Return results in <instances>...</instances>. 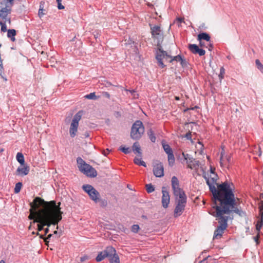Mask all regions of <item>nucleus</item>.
I'll list each match as a JSON object with an SVG mask.
<instances>
[{
	"label": "nucleus",
	"mask_w": 263,
	"mask_h": 263,
	"mask_svg": "<svg viewBox=\"0 0 263 263\" xmlns=\"http://www.w3.org/2000/svg\"><path fill=\"white\" fill-rule=\"evenodd\" d=\"M34 203L36 208L41 205L43 206V209L36 212V218L33 221V223H39L37 224L39 231H42L45 226L50 227L51 224H58L62 219V212L60 207V202H58L57 204L54 200L46 202L40 197H36L34 199Z\"/></svg>",
	"instance_id": "1"
},
{
	"label": "nucleus",
	"mask_w": 263,
	"mask_h": 263,
	"mask_svg": "<svg viewBox=\"0 0 263 263\" xmlns=\"http://www.w3.org/2000/svg\"><path fill=\"white\" fill-rule=\"evenodd\" d=\"M210 191L213 196V208L217 205V201L220 202V206L223 211L228 212L230 208H234L235 205V197L232 189L227 183H223L221 184L214 185V189L210 187Z\"/></svg>",
	"instance_id": "2"
},
{
	"label": "nucleus",
	"mask_w": 263,
	"mask_h": 263,
	"mask_svg": "<svg viewBox=\"0 0 263 263\" xmlns=\"http://www.w3.org/2000/svg\"><path fill=\"white\" fill-rule=\"evenodd\" d=\"M214 209L216 210V212H214L212 215L216 217L219 226L217 227L214 233V239L220 238L228 226V216H225L224 214H230L231 210L228 212H224L221 208L219 205L214 206Z\"/></svg>",
	"instance_id": "3"
},
{
	"label": "nucleus",
	"mask_w": 263,
	"mask_h": 263,
	"mask_svg": "<svg viewBox=\"0 0 263 263\" xmlns=\"http://www.w3.org/2000/svg\"><path fill=\"white\" fill-rule=\"evenodd\" d=\"M78 167L81 172L87 176L95 177L97 175L96 170L89 164L86 163L81 157L77 159Z\"/></svg>",
	"instance_id": "4"
},
{
	"label": "nucleus",
	"mask_w": 263,
	"mask_h": 263,
	"mask_svg": "<svg viewBox=\"0 0 263 263\" xmlns=\"http://www.w3.org/2000/svg\"><path fill=\"white\" fill-rule=\"evenodd\" d=\"M176 206L174 210L175 217L180 216L184 211L186 204L187 198L186 195L175 197Z\"/></svg>",
	"instance_id": "5"
},
{
	"label": "nucleus",
	"mask_w": 263,
	"mask_h": 263,
	"mask_svg": "<svg viewBox=\"0 0 263 263\" xmlns=\"http://www.w3.org/2000/svg\"><path fill=\"white\" fill-rule=\"evenodd\" d=\"M144 132V127L142 122L140 120H137L132 127L130 137L133 139H139L142 137Z\"/></svg>",
	"instance_id": "6"
},
{
	"label": "nucleus",
	"mask_w": 263,
	"mask_h": 263,
	"mask_svg": "<svg viewBox=\"0 0 263 263\" xmlns=\"http://www.w3.org/2000/svg\"><path fill=\"white\" fill-rule=\"evenodd\" d=\"M13 0H0V16L6 18L11 13Z\"/></svg>",
	"instance_id": "7"
},
{
	"label": "nucleus",
	"mask_w": 263,
	"mask_h": 263,
	"mask_svg": "<svg viewBox=\"0 0 263 263\" xmlns=\"http://www.w3.org/2000/svg\"><path fill=\"white\" fill-rule=\"evenodd\" d=\"M82 116V111H79L74 116L72 120L69 128V134L71 137H74L78 131V128L79 126V122L81 120Z\"/></svg>",
	"instance_id": "8"
},
{
	"label": "nucleus",
	"mask_w": 263,
	"mask_h": 263,
	"mask_svg": "<svg viewBox=\"0 0 263 263\" xmlns=\"http://www.w3.org/2000/svg\"><path fill=\"white\" fill-rule=\"evenodd\" d=\"M82 189L95 203H97L100 201V193L92 185L84 184L82 186Z\"/></svg>",
	"instance_id": "9"
},
{
	"label": "nucleus",
	"mask_w": 263,
	"mask_h": 263,
	"mask_svg": "<svg viewBox=\"0 0 263 263\" xmlns=\"http://www.w3.org/2000/svg\"><path fill=\"white\" fill-rule=\"evenodd\" d=\"M106 257H108L110 263H120L119 256L116 250L112 246H108L103 251Z\"/></svg>",
	"instance_id": "10"
},
{
	"label": "nucleus",
	"mask_w": 263,
	"mask_h": 263,
	"mask_svg": "<svg viewBox=\"0 0 263 263\" xmlns=\"http://www.w3.org/2000/svg\"><path fill=\"white\" fill-rule=\"evenodd\" d=\"M202 176L206 180V183L208 185L209 189L212 187L215 191L214 185H217V181L218 179V175L215 173L209 174V173L203 172Z\"/></svg>",
	"instance_id": "11"
},
{
	"label": "nucleus",
	"mask_w": 263,
	"mask_h": 263,
	"mask_svg": "<svg viewBox=\"0 0 263 263\" xmlns=\"http://www.w3.org/2000/svg\"><path fill=\"white\" fill-rule=\"evenodd\" d=\"M170 58H171V55L161 48H158L156 51V58L159 66L161 68H164L165 66L163 62V60H167L168 59H170Z\"/></svg>",
	"instance_id": "12"
},
{
	"label": "nucleus",
	"mask_w": 263,
	"mask_h": 263,
	"mask_svg": "<svg viewBox=\"0 0 263 263\" xmlns=\"http://www.w3.org/2000/svg\"><path fill=\"white\" fill-rule=\"evenodd\" d=\"M171 183L175 197L186 195L184 192L179 187V180L176 176L172 178Z\"/></svg>",
	"instance_id": "13"
},
{
	"label": "nucleus",
	"mask_w": 263,
	"mask_h": 263,
	"mask_svg": "<svg viewBox=\"0 0 263 263\" xmlns=\"http://www.w3.org/2000/svg\"><path fill=\"white\" fill-rule=\"evenodd\" d=\"M182 155L184 159L186 160L188 167L192 170H198L200 166L199 161L190 157L189 154H185L183 153Z\"/></svg>",
	"instance_id": "14"
},
{
	"label": "nucleus",
	"mask_w": 263,
	"mask_h": 263,
	"mask_svg": "<svg viewBox=\"0 0 263 263\" xmlns=\"http://www.w3.org/2000/svg\"><path fill=\"white\" fill-rule=\"evenodd\" d=\"M231 156L226 155L224 150L222 148L220 154V164L221 167H228L231 163Z\"/></svg>",
	"instance_id": "15"
},
{
	"label": "nucleus",
	"mask_w": 263,
	"mask_h": 263,
	"mask_svg": "<svg viewBox=\"0 0 263 263\" xmlns=\"http://www.w3.org/2000/svg\"><path fill=\"white\" fill-rule=\"evenodd\" d=\"M162 204L164 208L166 209L168 207L170 202V196L168 191L165 190V187L162 188Z\"/></svg>",
	"instance_id": "16"
},
{
	"label": "nucleus",
	"mask_w": 263,
	"mask_h": 263,
	"mask_svg": "<svg viewBox=\"0 0 263 263\" xmlns=\"http://www.w3.org/2000/svg\"><path fill=\"white\" fill-rule=\"evenodd\" d=\"M153 173L157 177H161L164 175V168L161 163L156 164L154 166Z\"/></svg>",
	"instance_id": "17"
},
{
	"label": "nucleus",
	"mask_w": 263,
	"mask_h": 263,
	"mask_svg": "<svg viewBox=\"0 0 263 263\" xmlns=\"http://www.w3.org/2000/svg\"><path fill=\"white\" fill-rule=\"evenodd\" d=\"M30 205L32 209L30 210L31 213L28 217L30 219L35 220L36 218V212H39L41 209H43V206L41 205L36 208L34 199L33 202L30 203Z\"/></svg>",
	"instance_id": "18"
},
{
	"label": "nucleus",
	"mask_w": 263,
	"mask_h": 263,
	"mask_svg": "<svg viewBox=\"0 0 263 263\" xmlns=\"http://www.w3.org/2000/svg\"><path fill=\"white\" fill-rule=\"evenodd\" d=\"M151 33L154 38L158 39L162 36V31L160 27L157 25L151 27Z\"/></svg>",
	"instance_id": "19"
},
{
	"label": "nucleus",
	"mask_w": 263,
	"mask_h": 263,
	"mask_svg": "<svg viewBox=\"0 0 263 263\" xmlns=\"http://www.w3.org/2000/svg\"><path fill=\"white\" fill-rule=\"evenodd\" d=\"M16 172L18 175L22 176L27 175L29 172V167L24 164L17 168Z\"/></svg>",
	"instance_id": "20"
},
{
	"label": "nucleus",
	"mask_w": 263,
	"mask_h": 263,
	"mask_svg": "<svg viewBox=\"0 0 263 263\" xmlns=\"http://www.w3.org/2000/svg\"><path fill=\"white\" fill-rule=\"evenodd\" d=\"M133 151L135 153H137L141 157L142 153L141 152L140 146L138 142H136L133 144Z\"/></svg>",
	"instance_id": "21"
},
{
	"label": "nucleus",
	"mask_w": 263,
	"mask_h": 263,
	"mask_svg": "<svg viewBox=\"0 0 263 263\" xmlns=\"http://www.w3.org/2000/svg\"><path fill=\"white\" fill-rule=\"evenodd\" d=\"M198 40L199 41H201V40H204L208 42L210 41V36L208 33L205 32H202L199 33L198 35Z\"/></svg>",
	"instance_id": "22"
},
{
	"label": "nucleus",
	"mask_w": 263,
	"mask_h": 263,
	"mask_svg": "<svg viewBox=\"0 0 263 263\" xmlns=\"http://www.w3.org/2000/svg\"><path fill=\"white\" fill-rule=\"evenodd\" d=\"M16 35V31L14 29H9L7 31V36L11 39L12 42L15 40V35Z\"/></svg>",
	"instance_id": "23"
},
{
	"label": "nucleus",
	"mask_w": 263,
	"mask_h": 263,
	"mask_svg": "<svg viewBox=\"0 0 263 263\" xmlns=\"http://www.w3.org/2000/svg\"><path fill=\"white\" fill-rule=\"evenodd\" d=\"M16 158L17 161L21 164V165H24V157L21 153H17Z\"/></svg>",
	"instance_id": "24"
},
{
	"label": "nucleus",
	"mask_w": 263,
	"mask_h": 263,
	"mask_svg": "<svg viewBox=\"0 0 263 263\" xmlns=\"http://www.w3.org/2000/svg\"><path fill=\"white\" fill-rule=\"evenodd\" d=\"M235 204H236L235 202ZM230 210H231L230 213L232 212H233L238 214L239 216H242L245 214V213L242 211H241V210H239L237 207H235V205H234V207L233 208H230Z\"/></svg>",
	"instance_id": "25"
},
{
	"label": "nucleus",
	"mask_w": 263,
	"mask_h": 263,
	"mask_svg": "<svg viewBox=\"0 0 263 263\" xmlns=\"http://www.w3.org/2000/svg\"><path fill=\"white\" fill-rule=\"evenodd\" d=\"M189 49L193 53L197 54L199 48L196 44H191L189 45Z\"/></svg>",
	"instance_id": "26"
},
{
	"label": "nucleus",
	"mask_w": 263,
	"mask_h": 263,
	"mask_svg": "<svg viewBox=\"0 0 263 263\" xmlns=\"http://www.w3.org/2000/svg\"><path fill=\"white\" fill-rule=\"evenodd\" d=\"M147 135H148V136L149 137V138L150 139L151 141L152 142H155L156 141V137L155 136V134L153 132V131L152 130V129H150L148 132H147Z\"/></svg>",
	"instance_id": "27"
},
{
	"label": "nucleus",
	"mask_w": 263,
	"mask_h": 263,
	"mask_svg": "<svg viewBox=\"0 0 263 263\" xmlns=\"http://www.w3.org/2000/svg\"><path fill=\"white\" fill-rule=\"evenodd\" d=\"M167 158L169 165H173L175 162V157L173 153L172 152V153L168 154L167 155Z\"/></svg>",
	"instance_id": "28"
},
{
	"label": "nucleus",
	"mask_w": 263,
	"mask_h": 263,
	"mask_svg": "<svg viewBox=\"0 0 263 263\" xmlns=\"http://www.w3.org/2000/svg\"><path fill=\"white\" fill-rule=\"evenodd\" d=\"M134 163L138 165L143 166L144 167H146L145 163L142 160L141 158H135L134 159Z\"/></svg>",
	"instance_id": "29"
},
{
	"label": "nucleus",
	"mask_w": 263,
	"mask_h": 263,
	"mask_svg": "<svg viewBox=\"0 0 263 263\" xmlns=\"http://www.w3.org/2000/svg\"><path fill=\"white\" fill-rule=\"evenodd\" d=\"M163 148L165 152L168 155V154L172 153L173 151L170 145L167 144L162 143Z\"/></svg>",
	"instance_id": "30"
},
{
	"label": "nucleus",
	"mask_w": 263,
	"mask_h": 263,
	"mask_svg": "<svg viewBox=\"0 0 263 263\" xmlns=\"http://www.w3.org/2000/svg\"><path fill=\"white\" fill-rule=\"evenodd\" d=\"M104 254L105 253H104V251H102V252H100L96 258L97 261H98V262L101 261L103 259H104L105 257H106Z\"/></svg>",
	"instance_id": "31"
},
{
	"label": "nucleus",
	"mask_w": 263,
	"mask_h": 263,
	"mask_svg": "<svg viewBox=\"0 0 263 263\" xmlns=\"http://www.w3.org/2000/svg\"><path fill=\"white\" fill-rule=\"evenodd\" d=\"M255 64L257 69L263 74V65L258 59L255 60Z\"/></svg>",
	"instance_id": "32"
},
{
	"label": "nucleus",
	"mask_w": 263,
	"mask_h": 263,
	"mask_svg": "<svg viewBox=\"0 0 263 263\" xmlns=\"http://www.w3.org/2000/svg\"><path fill=\"white\" fill-rule=\"evenodd\" d=\"M263 226V218H260L256 224V229L258 232H259L261 227Z\"/></svg>",
	"instance_id": "33"
},
{
	"label": "nucleus",
	"mask_w": 263,
	"mask_h": 263,
	"mask_svg": "<svg viewBox=\"0 0 263 263\" xmlns=\"http://www.w3.org/2000/svg\"><path fill=\"white\" fill-rule=\"evenodd\" d=\"M86 99L90 100H97L99 97H97L95 92H91L85 96Z\"/></svg>",
	"instance_id": "34"
},
{
	"label": "nucleus",
	"mask_w": 263,
	"mask_h": 263,
	"mask_svg": "<svg viewBox=\"0 0 263 263\" xmlns=\"http://www.w3.org/2000/svg\"><path fill=\"white\" fill-rule=\"evenodd\" d=\"M170 59H171L170 61H169L170 63L172 62L173 61H176L177 62H179L180 61H182V57L180 55H178L173 57L171 56Z\"/></svg>",
	"instance_id": "35"
},
{
	"label": "nucleus",
	"mask_w": 263,
	"mask_h": 263,
	"mask_svg": "<svg viewBox=\"0 0 263 263\" xmlns=\"http://www.w3.org/2000/svg\"><path fill=\"white\" fill-rule=\"evenodd\" d=\"M22 186V183L21 182H18L15 184L14 188V193H18L20 192L21 187Z\"/></svg>",
	"instance_id": "36"
},
{
	"label": "nucleus",
	"mask_w": 263,
	"mask_h": 263,
	"mask_svg": "<svg viewBox=\"0 0 263 263\" xmlns=\"http://www.w3.org/2000/svg\"><path fill=\"white\" fill-rule=\"evenodd\" d=\"M146 191L147 193H150L154 191L155 187L152 184H147L146 185Z\"/></svg>",
	"instance_id": "37"
},
{
	"label": "nucleus",
	"mask_w": 263,
	"mask_h": 263,
	"mask_svg": "<svg viewBox=\"0 0 263 263\" xmlns=\"http://www.w3.org/2000/svg\"><path fill=\"white\" fill-rule=\"evenodd\" d=\"M119 149L125 154H129L130 152L129 147H125L124 146H121Z\"/></svg>",
	"instance_id": "38"
},
{
	"label": "nucleus",
	"mask_w": 263,
	"mask_h": 263,
	"mask_svg": "<svg viewBox=\"0 0 263 263\" xmlns=\"http://www.w3.org/2000/svg\"><path fill=\"white\" fill-rule=\"evenodd\" d=\"M225 73V69L223 67L220 69V73L218 75L220 81H221L224 78V74Z\"/></svg>",
	"instance_id": "39"
},
{
	"label": "nucleus",
	"mask_w": 263,
	"mask_h": 263,
	"mask_svg": "<svg viewBox=\"0 0 263 263\" xmlns=\"http://www.w3.org/2000/svg\"><path fill=\"white\" fill-rule=\"evenodd\" d=\"M139 229V226L138 224H134L132 227V231L134 233H137Z\"/></svg>",
	"instance_id": "40"
},
{
	"label": "nucleus",
	"mask_w": 263,
	"mask_h": 263,
	"mask_svg": "<svg viewBox=\"0 0 263 263\" xmlns=\"http://www.w3.org/2000/svg\"><path fill=\"white\" fill-rule=\"evenodd\" d=\"M44 10L43 9V8H41V7L40 6V8L39 9V12H38L39 16L40 18L42 17L45 15V13L44 12Z\"/></svg>",
	"instance_id": "41"
},
{
	"label": "nucleus",
	"mask_w": 263,
	"mask_h": 263,
	"mask_svg": "<svg viewBox=\"0 0 263 263\" xmlns=\"http://www.w3.org/2000/svg\"><path fill=\"white\" fill-rule=\"evenodd\" d=\"M126 91H129L130 93L133 96V97L134 98H136L138 97V95L136 93V91L134 90H128V89H125Z\"/></svg>",
	"instance_id": "42"
},
{
	"label": "nucleus",
	"mask_w": 263,
	"mask_h": 263,
	"mask_svg": "<svg viewBox=\"0 0 263 263\" xmlns=\"http://www.w3.org/2000/svg\"><path fill=\"white\" fill-rule=\"evenodd\" d=\"M99 202H100V205L102 206H106L107 205V201L105 199H101L100 198V201Z\"/></svg>",
	"instance_id": "43"
},
{
	"label": "nucleus",
	"mask_w": 263,
	"mask_h": 263,
	"mask_svg": "<svg viewBox=\"0 0 263 263\" xmlns=\"http://www.w3.org/2000/svg\"><path fill=\"white\" fill-rule=\"evenodd\" d=\"M205 53V51L204 50L199 48V49L197 52V54H198L200 56H202V55H204Z\"/></svg>",
	"instance_id": "44"
},
{
	"label": "nucleus",
	"mask_w": 263,
	"mask_h": 263,
	"mask_svg": "<svg viewBox=\"0 0 263 263\" xmlns=\"http://www.w3.org/2000/svg\"><path fill=\"white\" fill-rule=\"evenodd\" d=\"M103 96L108 99H109L110 97V96L108 92H103Z\"/></svg>",
	"instance_id": "45"
},
{
	"label": "nucleus",
	"mask_w": 263,
	"mask_h": 263,
	"mask_svg": "<svg viewBox=\"0 0 263 263\" xmlns=\"http://www.w3.org/2000/svg\"><path fill=\"white\" fill-rule=\"evenodd\" d=\"M132 43H134V42L129 38L128 40L127 41L126 40H125V45H130Z\"/></svg>",
	"instance_id": "46"
},
{
	"label": "nucleus",
	"mask_w": 263,
	"mask_h": 263,
	"mask_svg": "<svg viewBox=\"0 0 263 263\" xmlns=\"http://www.w3.org/2000/svg\"><path fill=\"white\" fill-rule=\"evenodd\" d=\"M109 153V150L107 148L106 150H104L102 152V154L104 156H107Z\"/></svg>",
	"instance_id": "47"
},
{
	"label": "nucleus",
	"mask_w": 263,
	"mask_h": 263,
	"mask_svg": "<svg viewBox=\"0 0 263 263\" xmlns=\"http://www.w3.org/2000/svg\"><path fill=\"white\" fill-rule=\"evenodd\" d=\"M176 21L179 23H181L184 22V18H181V17H178L176 18Z\"/></svg>",
	"instance_id": "48"
},
{
	"label": "nucleus",
	"mask_w": 263,
	"mask_h": 263,
	"mask_svg": "<svg viewBox=\"0 0 263 263\" xmlns=\"http://www.w3.org/2000/svg\"><path fill=\"white\" fill-rule=\"evenodd\" d=\"M185 137H186L187 139H191V138H192L191 133H186V135H185Z\"/></svg>",
	"instance_id": "49"
},
{
	"label": "nucleus",
	"mask_w": 263,
	"mask_h": 263,
	"mask_svg": "<svg viewBox=\"0 0 263 263\" xmlns=\"http://www.w3.org/2000/svg\"><path fill=\"white\" fill-rule=\"evenodd\" d=\"M179 62H180V64L182 66H184L186 65V62L182 58V61H180Z\"/></svg>",
	"instance_id": "50"
},
{
	"label": "nucleus",
	"mask_w": 263,
	"mask_h": 263,
	"mask_svg": "<svg viewBox=\"0 0 263 263\" xmlns=\"http://www.w3.org/2000/svg\"><path fill=\"white\" fill-rule=\"evenodd\" d=\"M215 168L214 167H212V166L210 167V170L209 172H208L207 173H209V174H211V173H215Z\"/></svg>",
	"instance_id": "51"
},
{
	"label": "nucleus",
	"mask_w": 263,
	"mask_h": 263,
	"mask_svg": "<svg viewBox=\"0 0 263 263\" xmlns=\"http://www.w3.org/2000/svg\"><path fill=\"white\" fill-rule=\"evenodd\" d=\"M58 8L59 9L61 10L64 8V7L62 5L61 3L58 4Z\"/></svg>",
	"instance_id": "52"
},
{
	"label": "nucleus",
	"mask_w": 263,
	"mask_h": 263,
	"mask_svg": "<svg viewBox=\"0 0 263 263\" xmlns=\"http://www.w3.org/2000/svg\"><path fill=\"white\" fill-rule=\"evenodd\" d=\"M52 234H49L48 235V236L44 239V241L46 242H48L47 241V239H49L51 236H52Z\"/></svg>",
	"instance_id": "53"
},
{
	"label": "nucleus",
	"mask_w": 263,
	"mask_h": 263,
	"mask_svg": "<svg viewBox=\"0 0 263 263\" xmlns=\"http://www.w3.org/2000/svg\"><path fill=\"white\" fill-rule=\"evenodd\" d=\"M198 144L199 145V148H200V149H202V148L203 147V144L200 141H199L198 142Z\"/></svg>",
	"instance_id": "54"
},
{
	"label": "nucleus",
	"mask_w": 263,
	"mask_h": 263,
	"mask_svg": "<svg viewBox=\"0 0 263 263\" xmlns=\"http://www.w3.org/2000/svg\"><path fill=\"white\" fill-rule=\"evenodd\" d=\"M86 259H87V257L86 256H84V257H81L80 260H81V261H84Z\"/></svg>",
	"instance_id": "55"
},
{
	"label": "nucleus",
	"mask_w": 263,
	"mask_h": 263,
	"mask_svg": "<svg viewBox=\"0 0 263 263\" xmlns=\"http://www.w3.org/2000/svg\"><path fill=\"white\" fill-rule=\"evenodd\" d=\"M259 215L260 216V218H263V211H259Z\"/></svg>",
	"instance_id": "56"
},
{
	"label": "nucleus",
	"mask_w": 263,
	"mask_h": 263,
	"mask_svg": "<svg viewBox=\"0 0 263 263\" xmlns=\"http://www.w3.org/2000/svg\"><path fill=\"white\" fill-rule=\"evenodd\" d=\"M254 240L257 242V243H258V236L257 235V236L254 237Z\"/></svg>",
	"instance_id": "57"
},
{
	"label": "nucleus",
	"mask_w": 263,
	"mask_h": 263,
	"mask_svg": "<svg viewBox=\"0 0 263 263\" xmlns=\"http://www.w3.org/2000/svg\"><path fill=\"white\" fill-rule=\"evenodd\" d=\"M259 211H263V203L259 207Z\"/></svg>",
	"instance_id": "58"
},
{
	"label": "nucleus",
	"mask_w": 263,
	"mask_h": 263,
	"mask_svg": "<svg viewBox=\"0 0 263 263\" xmlns=\"http://www.w3.org/2000/svg\"><path fill=\"white\" fill-rule=\"evenodd\" d=\"M258 156H260L261 155V151L260 150V148H259V151H258Z\"/></svg>",
	"instance_id": "59"
},
{
	"label": "nucleus",
	"mask_w": 263,
	"mask_h": 263,
	"mask_svg": "<svg viewBox=\"0 0 263 263\" xmlns=\"http://www.w3.org/2000/svg\"><path fill=\"white\" fill-rule=\"evenodd\" d=\"M48 232H49V229L48 228L45 229V234H46Z\"/></svg>",
	"instance_id": "60"
},
{
	"label": "nucleus",
	"mask_w": 263,
	"mask_h": 263,
	"mask_svg": "<svg viewBox=\"0 0 263 263\" xmlns=\"http://www.w3.org/2000/svg\"><path fill=\"white\" fill-rule=\"evenodd\" d=\"M206 261V258L203 259L202 260L200 261L199 263H204Z\"/></svg>",
	"instance_id": "61"
},
{
	"label": "nucleus",
	"mask_w": 263,
	"mask_h": 263,
	"mask_svg": "<svg viewBox=\"0 0 263 263\" xmlns=\"http://www.w3.org/2000/svg\"><path fill=\"white\" fill-rule=\"evenodd\" d=\"M1 76H2V78L4 79V80L5 81H6L7 80V79H6V77H5L3 76L2 74H1Z\"/></svg>",
	"instance_id": "62"
},
{
	"label": "nucleus",
	"mask_w": 263,
	"mask_h": 263,
	"mask_svg": "<svg viewBox=\"0 0 263 263\" xmlns=\"http://www.w3.org/2000/svg\"><path fill=\"white\" fill-rule=\"evenodd\" d=\"M212 48H213V46H212V45L211 44V45H210L209 48V50L211 51V50H212Z\"/></svg>",
	"instance_id": "63"
},
{
	"label": "nucleus",
	"mask_w": 263,
	"mask_h": 263,
	"mask_svg": "<svg viewBox=\"0 0 263 263\" xmlns=\"http://www.w3.org/2000/svg\"><path fill=\"white\" fill-rule=\"evenodd\" d=\"M0 263H5V261L4 260H1Z\"/></svg>",
	"instance_id": "64"
}]
</instances>
